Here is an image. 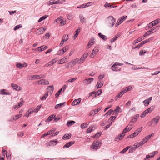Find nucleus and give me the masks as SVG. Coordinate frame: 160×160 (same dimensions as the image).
Returning a JSON list of instances; mask_svg holds the SVG:
<instances>
[{
  "label": "nucleus",
  "mask_w": 160,
  "mask_h": 160,
  "mask_svg": "<svg viewBox=\"0 0 160 160\" xmlns=\"http://www.w3.org/2000/svg\"><path fill=\"white\" fill-rule=\"evenodd\" d=\"M116 19L112 16H110L107 18L106 20V23L110 28H112L115 24Z\"/></svg>",
  "instance_id": "f257e3e1"
},
{
  "label": "nucleus",
  "mask_w": 160,
  "mask_h": 160,
  "mask_svg": "<svg viewBox=\"0 0 160 160\" xmlns=\"http://www.w3.org/2000/svg\"><path fill=\"white\" fill-rule=\"evenodd\" d=\"M101 143L98 141H94L91 146V148L95 150H97L100 147Z\"/></svg>",
  "instance_id": "f03ea898"
},
{
  "label": "nucleus",
  "mask_w": 160,
  "mask_h": 160,
  "mask_svg": "<svg viewBox=\"0 0 160 160\" xmlns=\"http://www.w3.org/2000/svg\"><path fill=\"white\" fill-rule=\"evenodd\" d=\"M46 76L44 74H40L36 75H32L31 76V79H29L31 80H34L35 79H38L42 78H44Z\"/></svg>",
  "instance_id": "7ed1b4c3"
},
{
  "label": "nucleus",
  "mask_w": 160,
  "mask_h": 160,
  "mask_svg": "<svg viewBox=\"0 0 160 160\" xmlns=\"http://www.w3.org/2000/svg\"><path fill=\"white\" fill-rule=\"evenodd\" d=\"M58 142V140H52L50 141L49 142L47 143L46 144V147H48V146H54L56 145Z\"/></svg>",
  "instance_id": "20e7f679"
},
{
  "label": "nucleus",
  "mask_w": 160,
  "mask_h": 160,
  "mask_svg": "<svg viewBox=\"0 0 160 160\" xmlns=\"http://www.w3.org/2000/svg\"><path fill=\"white\" fill-rule=\"evenodd\" d=\"M152 40V38H150L148 39L145 40L144 41L142 42H141L138 45V46L136 47V48H139L142 47L143 44H144L150 41H151Z\"/></svg>",
  "instance_id": "39448f33"
},
{
  "label": "nucleus",
  "mask_w": 160,
  "mask_h": 160,
  "mask_svg": "<svg viewBox=\"0 0 160 160\" xmlns=\"http://www.w3.org/2000/svg\"><path fill=\"white\" fill-rule=\"evenodd\" d=\"M38 83L41 85H48L49 84V82L45 79H42L38 81Z\"/></svg>",
  "instance_id": "423d86ee"
},
{
  "label": "nucleus",
  "mask_w": 160,
  "mask_h": 160,
  "mask_svg": "<svg viewBox=\"0 0 160 160\" xmlns=\"http://www.w3.org/2000/svg\"><path fill=\"white\" fill-rule=\"evenodd\" d=\"M88 55V53H84L83 55V56L81 57V58H80V59H79V63H82L83 62V61L85 60L86 58L87 57Z\"/></svg>",
  "instance_id": "0eeeda50"
},
{
  "label": "nucleus",
  "mask_w": 160,
  "mask_h": 160,
  "mask_svg": "<svg viewBox=\"0 0 160 160\" xmlns=\"http://www.w3.org/2000/svg\"><path fill=\"white\" fill-rule=\"evenodd\" d=\"M117 62H116L114 63L111 69L113 71H119L120 70L121 68L118 66L117 65Z\"/></svg>",
  "instance_id": "6e6552de"
},
{
  "label": "nucleus",
  "mask_w": 160,
  "mask_h": 160,
  "mask_svg": "<svg viewBox=\"0 0 160 160\" xmlns=\"http://www.w3.org/2000/svg\"><path fill=\"white\" fill-rule=\"evenodd\" d=\"M103 85V82L101 80H99L97 84L95 86V88L97 89L98 88H101Z\"/></svg>",
  "instance_id": "1a4fd4ad"
},
{
  "label": "nucleus",
  "mask_w": 160,
  "mask_h": 160,
  "mask_svg": "<svg viewBox=\"0 0 160 160\" xmlns=\"http://www.w3.org/2000/svg\"><path fill=\"white\" fill-rule=\"evenodd\" d=\"M47 89L48 90L47 93H48H48L50 94H51L54 90V86L53 85L52 86H49L48 87Z\"/></svg>",
  "instance_id": "9d476101"
},
{
  "label": "nucleus",
  "mask_w": 160,
  "mask_h": 160,
  "mask_svg": "<svg viewBox=\"0 0 160 160\" xmlns=\"http://www.w3.org/2000/svg\"><path fill=\"white\" fill-rule=\"evenodd\" d=\"M81 99L79 98L77 99H75L72 103V106H75L79 104L80 103Z\"/></svg>",
  "instance_id": "9b49d317"
},
{
  "label": "nucleus",
  "mask_w": 160,
  "mask_h": 160,
  "mask_svg": "<svg viewBox=\"0 0 160 160\" xmlns=\"http://www.w3.org/2000/svg\"><path fill=\"white\" fill-rule=\"evenodd\" d=\"M13 89L17 91H20L21 90V87L17 85L14 84H12L11 85Z\"/></svg>",
  "instance_id": "f8f14e48"
},
{
  "label": "nucleus",
  "mask_w": 160,
  "mask_h": 160,
  "mask_svg": "<svg viewBox=\"0 0 160 160\" xmlns=\"http://www.w3.org/2000/svg\"><path fill=\"white\" fill-rule=\"evenodd\" d=\"M95 42V39L94 38L92 37L91 40L89 41L87 46L90 48L91 46L94 44V43Z\"/></svg>",
  "instance_id": "ddd939ff"
},
{
  "label": "nucleus",
  "mask_w": 160,
  "mask_h": 160,
  "mask_svg": "<svg viewBox=\"0 0 160 160\" xmlns=\"http://www.w3.org/2000/svg\"><path fill=\"white\" fill-rule=\"evenodd\" d=\"M75 143V141H71L66 143L63 146V148H68Z\"/></svg>",
  "instance_id": "4468645a"
},
{
  "label": "nucleus",
  "mask_w": 160,
  "mask_h": 160,
  "mask_svg": "<svg viewBox=\"0 0 160 160\" xmlns=\"http://www.w3.org/2000/svg\"><path fill=\"white\" fill-rule=\"evenodd\" d=\"M65 102H64L63 103H61L59 104H57L55 107V109L59 108L61 107L65 106Z\"/></svg>",
  "instance_id": "2eb2a0df"
},
{
  "label": "nucleus",
  "mask_w": 160,
  "mask_h": 160,
  "mask_svg": "<svg viewBox=\"0 0 160 160\" xmlns=\"http://www.w3.org/2000/svg\"><path fill=\"white\" fill-rule=\"evenodd\" d=\"M93 78H89L88 79H86L84 80L83 82L86 84H89L93 81Z\"/></svg>",
  "instance_id": "dca6fc26"
},
{
  "label": "nucleus",
  "mask_w": 160,
  "mask_h": 160,
  "mask_svg": "<svg viewBox=\"0 0 160 160\" xmlns=\"http://www.w3.org/2000/svg\"><path fill=\"white\" fill-rule=\"evenodd\" d=\"M157 27H158L153 28L151 30L148 31L147 32H148L149 34L150 35L151 33L155 32L158 30V29L157 28Z\"/></svg>",
  "instance_id": "f3484780"
},
{
  "label": "nucleus",
  "mask_w": 160,
  "mask_h": 160,
  "mask_svg": "<svg viewBox=\"0 0 160 160\" xmlns=\"http://www.w3.org/2000/svg\"><path fill=\"white\" fill-rule=\"evenodd\" d=\"M124 135H122V133L118 136H117L115 138V141H118L119 140H121L123 138Z\"/></svg>",
  "instance_id": "a211bd4d"
},
{
  "label": "nucleus",
  "mask_w": 160,
  "mask_h": 160,
  "mask_svg": "<svg viewBox=\"0 0 160 160\" xmlns=\"http://www.w3.org/2000/svg\"><path fill=\"white\" fill-rule=\"evenodd\" d=\"M142 127H141L137 129L133 133V134L134 135L135 137L137 136L142 131Z\"/></svg>",
  "instance_id": "6ab92c4d"
},
{
  "label": "nucleus",
  "mask_w": 160,
  "mask_h": 160,
  "mask_svg": "<svg viewBox=\"0 0 160 160\" xmlns=\"http://www.w3.org/2000/svg\"><path fill=\"white\" fill-rule=\"evenodd\" d=\"M80 22L82 23H86V19L84 16L82 14H80L79 16Z\"/></svg>",
  "instance_id": "aec40b11"
},
{
  "label": "nucleus",
  "mask_w": 160,
  "mask_h": 160,
  "mask_svg": "<svg viewBox=\"0 0 160 160\" xmlns=\"http://www.w3.org/2000/svg\"><path fill=\"white\" fill-rule=\"evenodd\" d=\"M139 117V114H136L132 118L131 122L134 123L136 122L138 118Z\"/></svg>",
  "instance_id": "412c9836"
},
{
  "label": "nucleus",
  "mask_w": 160,
  "mask_h": 160,
  "mask_svg": "<svg viewBox=\"0 0 160 160\" xmlns=\"http://www.w3.org/2000/svg\"><path fill=\"white\" fill-rule=\"evenodd\" d=\"M7 90L4 89H2L0 91V94L1 95H9V92H7Z\"/></svg>",
  "instance_id": "4be33fe9"
},
{
  "label": "nucleus",
  "mask_w": 160,
  "mask_h": 160,
  "mask_svg": "<svg viewBox=\"0 0 160 160\" xmlns=\"http://www.w3.org/2000/svg\"><path fill=\"white\" fill-rule=\"evenodd\" d=\"M89 96H92V95H94V96H92V98L96 97L97 96H98L99 94H98V92H92L89 93Z\"/></svg>",
  "instance_id": "5701e85b"
},
{
  "label": "nucleus",
  "mask_w": 160,
  "mask_h": 160,
  "mask_svg": "<svg viewBox=\"0 0 160 160\" xmlns=\"http://www.w3.org/2000/svg\"><path fill=\"white\" fill-rule=\"evenodd\" d=\"M58 59L57 58H55L49 62L48 63V66H51L54 63H55L57 61H58Z\"/></svg>",
  "instance_id": "b1692460"
},
{
  "label": "nucleus",
  "mask_w": 160,
  "mask_h": 160,
  "mask_svg": "<svg viewBox=\"0 0 160 160\" xmlns=\"http://www.w3.org/2000/svg\"><path fill=\"white\" fill-rule=\"evenodd\" d=\"M95 129V128L94 126H91L89 127L86 131L87 133H89L93 131Z\"/></svg>",
  "instance_id": "393cba45"
},
{
  "label": "nucleus",
  "mask_w": 160,
  "mask_h": 160,
  "mask_svg": "<svg viewBox=\"0 0 160 160\" xmlns=\"http://www.w3.org/2000/svg\"><path fill=\"white\" fill-rule=\"evenodd\" d=\"M55 115L54 114L49 116L45 120L46 122H50L55 117Z\"/></svg>",
  "instance_id": "a878e982"
},
{
  "label": "nucleus",
  "mask_w": 160,
  "mask_h": 160,
  "mask_svg": "<svg viewBox=\"0 0 160 160\" xmlns=\"http://www.w3.org/2000/svg\"><path fill=\"white\" fill-rule=\"evenodd\" d=\"M79 61V59L78 58L74 59L71 62H69V64L72 63L73 64L72 66H74Z\"/></svg>",
  "instance_id": "bb28decb"
},
{
  "label": "nucleus",
  "mask_w": 160,
  "mask_h": 160,
  "mask_svg": "<svg viewBox=\"0 0 160 160\" xmlns=\"http://www.w3.org/2000/svg\"><path fill=\"white\" fill-rule=\"evenodd\" d=\"M155 152H154L150 153V154H152V155H147L146 156V158L145 159V160H147L148 158H152L153 157H154Z\"/></svg>",
  "instance_id": "cd10ccee"
},
{
  "label": "nucleus",
  "mask_w": 160,
  "mask_h": 160,
  "mask_svg": "<svg viewBox=\"0 0 160 160\" xmlns=\"http://www.w3.org/2000/svg\"><path fill=\"white\" fill-rule=\"evenodd\" d=\"M98 35L103 40H106L107 39V37L104 35H103L101 33H99L98 34Z\"/></svg>",
  "instance_id": "c85d7f7f"
},
{
  "label": "nucleus",
  "mask_w": 160,
  "mask_h": 160,
  "mask_svg": "<svg viewBox=\"0 0 160 160\" xmlns=\"http://www.w3.org/2000/svg\"><path fill=\"white\" fill-rule=\"evenodd\" d=\"M23 105V103L21 102H19L17 103V104L15 105L13 107V109H14L18 108L22 106Z\"/></svg>",
  "instance_id": "c756f323"
},
{
  "label": "nucleus",
  "mask_w": 160,
  "mask_h": 160,
  "mask_svg": "<svg viewBox=\"0 0 160 160\" xmlns=\"http://www.w3.org/2000/svg\"><path fill=\"white\" fill-rule=\"evenodd\" d=\"M160 119V117L159 116H156L151 121L152 123H153V122L155 123H157L158 122Z\"/></svg>",
  "instance_id": "7c9ffc66"
},
{
  "label": "nucleus",
  "mask_w": 160,
  "mask_h": 160,
  "mask_svg": "<svg viewBox=\"0 0 160 160\" xmlns=\"http://www.w3.org/2000/svg\"><path fill=\"white\" fill-rule=\"evenodd\" d=\"M153 109V106H152L150 108H148V109L144 111V113H146L148 114L149 112L152 111Z\"/></svg>",
  "instance_id": "2f4dec72"
},
{
  "label": "nucleus",
  "mask_w": 160,
  "mask_h": 160,
  "mask_svg": "<svg viewBox=\"0 0 160 160\" xmlns=\"http://www.w3.org/2000/svg\"><path fill=\"white\" fill-rule=\"evenodd\" d=\"M144 38H142V37H139L137 39L135 40L134 41V43L135 44L138 43V42L141 41L143 40H144Z\"/></svg>",
  "instance_id": "473e14b6"
},
{
  "label": "nucleus",
  "mask_w": 160,
  "mask_h": 160,
  "mask_svg": "<svg viewBox=\"0 0 160 160\" xmlns=\"http://www.w3.org/2000/svg\"><path fill=\"white\" fill-rule=\"evenodd\" d=\"M75 123V122L74 121H68L67 122V125L68 127H70Z\"/></svg>",
  "instance_id": "72a5a7b5"
},
{
  "label": "nucleus",
  "mask_w": 160,
  "mask_h": 160,
  "mask_svg": "<svg viewBox=\"0 0 160 160\" xmlns=\"http://www.w3.org/2000/svg\"><path fill=\"white\" fill-rule=\"evenodd\" d=\"M68 39V35H64L62 38V41L64 42L67 41Z\"/></svg>",
  "instance_id": "f704fd0d"
},
{
  "label": "nucleus",
  "mask_w": 160,
  "mask_h": 160,
  "mask_svg": "<svg viewBox=\"0 0 160 160\" xmlns=\"http://www.w3.org/2000/svg\"><path fill=\"white\" fill-rule=\"evenodd\" d=\"M104 7L106 8H107L108 7H110L111 8H112L114 7H116V6H113L112 5H110V3H109L108 2H106L104 5Z\"/></svg>",
  "instance_id": "c9c22d12"
},
{
  "label": "nucleus",
  "mask_w": 160,
  "mask_h": 160,
  "mask_svg": "<svg viewBox=\"0 0 160 160\" xmlns=\"http://www.w3.org/2000/svg\"><path fill=\"white\" fill-rule=\"evenodd\" d=\"M48 17V15H45L41 17V18H40V19L38 20V22H40L44 20V19H45L46 18Z\"/></svg>",
  "instance_id": "e433bc0d"
},
{
  "label": "nucleus",
  "mask_w": 160,
  "mask_h": 160,
  "mask_svg": "<svg viewBox=\"0 0 160 160\" xmlns=\"http://www.w3.org/2000/svg\"><path fill=\"white\" fill-rule=\"evenodd\" d=\"M148 140V139L147 138V137H145L141 141V145H143V144H144Z\"/></svg>",
  "instance_id": "4c0bfd02"
},
{
  "label": "nucleus",
  "mask_w": 160,
  "mask_h": 160,
  "mask_svg": "<svg viewBox=\"0 0 160 160\" xmlns=\"http://www.w3.org/2000/svg\"><path fill=\"white\" fill-rule=\"evenodd\" d=\"M71 137V136L68 134H65L63 137L62 139H69Z\"/></svg>",
  "instance_id": "58836bf2"
},
{
  "label": "nucleus",
  "mask_w": 160,
  "mask_h": 160,
  "mask_svg": "<svg viewBox=\"0 0 160 160\" xmlns=\"http://www.w3.org/2000/svg\"><path fill=\"white\" fill-rule=\"evenodd\" d=\"M154 26L156 25L160 22V19H158L152 21Z\"/></svg>",
  "instance_id": "ea45409f"
},
{
  "label": "nucleus",
  "mask_w": 160,
  "mask_h": 160,
  "mask_svg": "<svg viewBox=\"0 0 160 160\" xmlns=\"http://www.w3.org/2000/svg\"><path fill=\"white\" fill-rule=\"evenodd\" d=\"M43 31H42V28H40L37 29L36 31V33L40 35L43 33Z\"/></svg>",
  "instance_id": "a19ab883"
},
{
  "label": "nucleus",
  "mask_w": 160,
  "mask_h": 160,
  "mask_svg": "<svg viewBox=\"0 0 160 160\" xmlns=\"http://www.w3.org/2000/svg\"><path fill=\"white\" fill-rule=\"evenodd\" d=\"M22 116V114L16 115L13 117V120H16L17 119L20 118Z\"/></svg>",
  "instance_id": "79ce46f5"
},
{
  "label": "nucleus",
  "mask_w": 160,
  "mask_h": 160,
  "mask_svg": "<svg viewBox=\"0 0 160 160\" xmlns=\"http://www.w3.org/2000/svg\"><path fill=\"white\" fill-rule=\"evenodd\" d=\"M16 66L19 69H22L23 68V65L20 63L17 62L16 63Z\"/></svg>",
  "instance_id": "37998d69"
},
{
  "label": "nucleus",
  "mask_w": 160,
  "mask_h": 160,
  "mask_svg": "<svg viewBox=\"0 0 160 160\" xmlns=\"http://www.w3.org/2000/svg\"><path fill=\"white\" fill-rule=\"evenodd\" d=\"M122 22V20H120V19H118V21H117L116 24L115 25V27H117L120 24H121Z\"/></svg>",
  "instance_id": "c03bdc74"
},
{
  "label": "nucleus",
  "mask_w": 160,
  "mask_h": 160,
  "mask_svg": "<svg viewBox=\"0 0 160 160\" xmlns=\"http://www.w3.org/2000/svg\"><path fill=\"white\" fill-rule=\"evenodd\" d=\"M129 126V125H128L126 128L123 130L122 132V135H125V133L128 131V127Z\"/></svg>",
  "instance_id": "a18cd8bd"
},
{
  "label": "nucleus",
  "mask_w": 160,
  "mask_h": 160,
  "mask_svg": "<svg viewBox=\"0 0 160 160\" xmlns=\"http://www.w3.org/2000/svg\"><path fill=\"white\" fill-rule=\"evenodd\" d=\"M77 79V78H76V77L73 78H72L69 79L68 81H67V82H74Z\"/></svg>",
  "instance_id": "49530a36"
},
{
  "label": "nucleus",
  "mask_w": 160,
  "mask_h": 160,
  "mask_svg": "<svg viewBox=\"0 0 160 160\" xmlns=\"http://www.w3.org/2000/svg\"><path fill=\"white\" fill-rule=\"evenodd\" d=\"M129 148V147H127L126 148L123 149L122 151H121L120 153H125Z\"/></svg>",
  "instance_id": "de8ad7c7"
},
{
  "label": "nucleus",
  "mask_w": 160,
  "mask_h": 160,
  "mask_svg": "<svg viewBox=\"0 0 160 160\" xmlns=\"http://www.w3.org/2000/svg\"><path fill=\"white\" fill-rule=\"evenodd\" d=\"M113 111L112 109H110L109 110L108 112H106L104 115V116H107L108 115H111L112 113V112Z\"/></svg>",
  "instance_id": "09e8293b"
},
{
  "label": "nucleus",
  "mask_w": 160,
  "mask_h": 160,
  "mask_svg": "<svg viewBox=\"0 0 160 160\" xmlns=\"http://www.w3.org/2000/svg\"><path fill=\"white\" fill-rule=\"evenodd\" d=\"M150 102L147 99L145 100L143 102V103L145 106H147L149 104Z\"/></svg>",
  "instance_id": "8fccbe9b"
},
{
  "label": "nucleus",
  "mask_w": 160,
  "mask_h": 160,
  "mask_svg": "<svg viewBox=\"0 0 160 160\" xmlns=\"http://www.w3.org/2000/svg\"><path fill=\"white\" fill-rule=\"evenodd\" d=\"M41 107L42 105H41L38 106L34 110L35 112H38L39 110L41 108Z\"/></svg>",
  "instance_id": "3c124183"
},
{
  "label": "nucleus",
  "mask_w": 160,
  "mask_h": 160,
  "mask_svg": "<svg viewBox=\"0 0 160 160\" xmlns=\"http://www.w3.org/2000/svg\"><path fill=\"white\" fill-rule=\"evenodd\" d=\"M48 93L46 92L43 95V96L40 99L42 100H43L44 99H46V98L48 96Z\"/></svg>",
  "instance_id": "603ef678"
},
{
  "label": "nucleus",
  "mask_w": 160,
  "mask_h": 160,
  "mask_svg": "<svg viewBox=\"0 0 160 160\" xmlns=\"http://www.w3.org/2000/svg\"><path fill=\"white\" fill-rule=\"evenodd\" d=\"M88 125V124L86 123H82L81 125V127L82 128H85L87 127Z\"/></svg>",
  "instance_id": "864d4df0"
},
{
  "label": "nucleus",
  "mask_w": 160,
  "mask_h": 160,
  "mask_svg": "<svg viewBox=\"0 0 160 160\" xmlns=\"http://www.w3.org/2000/svg\"><path fill=\"white\" fill-rule=\"evenodd\" d=\"M120 110H121V108L119 106H117L115 109L114 111L118 113Z\"/></svg>",
  "instance_id": "5fc2aeb1"
},
{
  "label": "nucleus",
  "mask_w": 160,
  "mask_h": 160,
  "mask_svg": "<svg viewBox=\"0 0 160 160\" xmlns=\"http://www.w3.org/2000/svg\"><path fill=\"white\" fill-rule=\"evenodd\" d=\"M64 53V51H63L62 50V49L60 50H59L58 52H57V54L58 55H62Z\"/></svg>",
  "instance_id": "6e6d98bb"
},
{
  "label": "nucleus",
  "mask_w": 160,
  "mask_h": 160,
  "mask_svg": "<svg viewBox=\"0 0 160 160\" xmlns=\"http://www.w3.org/2000/svg\"><path fill=\"white\" fill-rule=\"evenodd\" d=\"M98 52V49L96 48H95L92 50V53H93L94 54H96Z\"/></svg>",
  "instance_id": "4d7b16f0"
},
{
  "label": "nucleus",
  "mask_w": 160,
  "mask_h": 160,
  "mask_svg": "<svg viewBox=\"0 0 160 160\" xmlns=\"http://www.w3.org/2000/svg\"><path fill=\"white\" fill-rule=\"evenodd\" d=\"M22 27L21 25L19 24V25L15 26L14 28V30L15 31Z\"/></svg>",
  "instance_id": "13d9d810"
},
{
  "label": "nucleus",
  "mask_w": 160,
  "mask_h": 160,
  "mask_svg": "<svg viewBox=\"0 0 160 160\" xmlns=\"http://www.w3.org/2000/svg\"><path fill=\"white\" fill-rule=\"evenodd\" d=\"M154 25L153 24V22H151L149 23L147 27H148V28L149 29L150 28H152L153 26H154Z\"/></svg>",
  "instance_id": "bf43d9fd"
},
{
  "label": "nucleus",
  "mask_w": 160,
  "mask_h": 160,
  "mask_svg": "<svg viewBox=\"0 0 160 160\" xmlns=\"http://www.w3.org/2000/svg\"><path fill=\"white\" fill-rule=\"evenodd\" d=\"M123 94V93L121 92H120L116 96V98H120L122 96ZM116 99H117V98Z\"/></svg>",
  "instance_id": "052dcab7"
},
{
  "label": "nucleus",
  "mask_w": 160,
  "mask_h": 160,
  "mask_svg": "<svg viewBox=\"0 0 160 160\" xmlns=\"http://www.w3.org/2000/svg\"><path fill=\"white\" fill-rule=\"evenodd\" d=\"M64 58H62V59H60L58 62V64H62L65 62V60H64Z\"/></svg>",
  "instance_id": "680f3d73"
},
{
  "label": "nucleus",
  "mask_w": 160,
  "mask_h": 160,
  "mask_svg": "<svg viewBox=\"0 0 160 160\" xmlns=\"http://www.w3.org/2000/svg\"><path fill=\"white\" fill-rule=\"evenodd\" d=\"M102 132H99L98 133H97L95 135L93 136V137H99L102 134Z\"/></svg>",
  "instance_id": "e2e57ef3"
},
{
  "label": "nucleus",
  "mask_w": 160,
  "mask_h": 160,
  "mask_svg": "<svg viewBox=\"0 0 160 160\" xmlns=\"http://www.w3.org/2000/svg\"><path fill=\"white\" fill-rule=\"evenodd\" d=\"M101 108H98L95 109L93 110V111L94 112V114H97L101 110Z\"/></svg>",
  "instance_id": "0e129e2a"
},
{
  "label": "nucleus",
  "mask_w": 160,
  "mask_h": 160,
  "mask_svg": "<svg viewBox=\"0 0 160 160\" xmlns=\"http://www.w3.org/2000/svg\"><path fill=\"white\" fill-rule=\"evenodd\" d=\"M50 131H48V132H47L44 133V134H43L42 135L41 137L43 138L47 135H50Z\"/></svg>",
  "instance_id": "69168bd1"
},
{
  "label": "nucleus",
  "mask_w": 160,
  "mask_h": 160,
  "mask_svg": "<svg viewBox=\"0 0 160 160\" xmlns=\"http://www.w3.org/2000/svg\"><path fill=\"white\" fill-rule=\"evenodd\" d=\"M126 89L127 91H129L131 90L132 88V87L131 86H129L128 87H127L125 88Z\"/></svg>",
  "instance_id": "338daca9"
},
{
  "label": "nucleus",
  "mask_w": 160,
  "mask_h": 160,
  "mask_svg": "<svg viewBox=\"0 0 160 160\" xmlns=\"http://www.w3.org/2000/svg\"><path fill=\"white\" fill-rule=\"evenodd\" d=\"M33 112H34V111H33L32 109H29L27 112L30 115Z\"/></svg>",
  "instance_id": "774afa93"
}]
</instances>
